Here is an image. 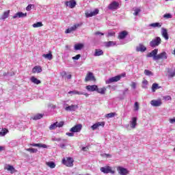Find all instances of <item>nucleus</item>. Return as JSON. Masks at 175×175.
Listing matches in <instances>:
<instances>
[{"label":"nucleus","instance_id":"obj_4","mask_svg":"<svg viewBox=\"0 0 175 175\" xmlns=\"http://www.w3.org/2000/svg\"><path fill=\"white\" fill-rule=\"evenodd\" d=\"M150 105L153 107H159V106H162V100L161 99L152 100L150 101Z\"/></svg>","mask_w":175,"mask_h":175},{"label":"nucleus","instance_id":"obj_31","mask_svg":"<svg viewBox=\"0 0 175 175\" xmlns=\"http://www.w3.org/2000/svg\"><path fill=\"white\" fill-rule=\"evenodd\" d=\"M83 47H84V44L79 43V44H75L74 46V49L75 50L78 51V50H81Z\"/></svg>","mask_w":175,"mask_h":175},{"label":"nucleus","instance_id":"obj_54","mask_svg":"<svg viewBox=\"0 0 175 175\" xmlns=\"http://www.w3.org/2000/svg\"><path fill=\"white\" fill-rule=\"evenodd\" d=\"M170 124H174V122H175V118H170Z\"/></svg>","mask_w":175,"mask_h":175},{"label":"nucleus","instance_id":"obj_13","mask_svg":"<svg viewBox=\"0 0 175 175\" xmlns=\"http://www.w3.org/2000/svg\"><path fill=\"white\" fill-rule=\"evenodd\" d=\"M147 50V48L143 45V44H139L138 46H136V51L137 53H144Z\"/></svg>","mask_w":175,"mask_h":175},{"label":"nucleus","instance_id":"obj_44","mask_svg":"<svg viewBox=\"0 0 175 175\" xmlns=\"http://www.w3.org/2000/svg\"><path fill=\"white\" fill-rule=\"evenodd\" d=\"M134 109L135 111H137L139 110V103H137V102L135 103Z\"/></svg>","mask_w":175,"mask_h":175},{"label":"nucleus","instance_id":"obj_22","mask_svg":"<svg viewBox=\"0 0 175 175\" xmlns=\"http://www.w3.org/2000/svg\"><path fill=\"white\" fill-rule=\"evenodd\" d=\"M5 169L8 170V172H10L11 174H13V173H16V169L13 165H7Z\"/></svg>","mask_w":175,"mask_h":175},{"label":"nucleus","instance_id":"obj_7","mask_svg":"<svg viewBox=\"0 0 175 175\" xmlns=\"http://www.w3.org/2000/svg\"><path fill=\"white\" fill-rule=\"evenodd\" d=\"M96 79H95V77L94 76V74L92 72H88L85 78V81H95Z\"/></svg>","mask_w":175,"mask_h":175},{"label":"nucleus","instance_id":"obj_46","mask_svg":"<svg viewBox=\"0 0 175 175\" xmlns=\"http://www.w3.org/2000/svg\"><path fill=\"white\" fill-rule=\"evenodd\" d=\"M81 57V55L78 54V55L72 57V59L78 60V59H80Z\"/></svg>","mask_w":175,"mask_h":175},{"label":"nucleus","instance_id":"obj_59","mask_svg":"<svg viewBox=\"0 0 175 175\" xmlns=\"http://www.w3.org/2000/svg\"><path fill=\"white\" fill-rule=\"evenodd\" d=\"M70 29H71L72 31H76V26H75V25L72 26L71 27H70Z\"/></svg>","mask_w":175,"mask_h":175},{"label":"nucleus","instance_id":"obj_3","mask_svg":"<svg viewBox=\"0 0 175 175\" xmlns=\"http://www.w3.org/2000/svg\"><path fill=\"white\" fill-rule=\"evenodd\" d=\"M158 55V49H154L150 53H148L146 57L148 58H153L154 61H157V57Z\"/></svg>","mask_w":175,"mask_h":175},{"label":"nucleus","instance_id":"obj_39","mask_svg":"<svg viewBox=\"0 0 175 175\" xmlns=\"http://www.w3.org/2000/svg\"><path fill=\"white\" fill-rule=\"evenodd\" d=\"M144 75H146V76H154V73L149 70H144Z\"/></svg>","mask_w":175,"mask_h":175},{"label":"nucleus","instance_id":"obj_62","mask_svg":"<svg viewBox=\"0 0 175 175\" xmlns=\"http://www.w3.org/2000/svg\"><path fill=\"white\" fill-rule=\"evenodd\" d=\"M66 79H68V80H70V79H72V75H67Z\"/></svg>","mask_w":175,"mask_h":175},{"label":"nucleus","instance_id":"obj_53","mask_svg":"<svg viewBox=\"0 0 175 175\" xmlns=\"http://www.w3.org/2000/svg\"><path fill=\"white\" fill-rule=\"evenodd\" d=\"M94 35H98V36H103V35H105V34L103 33L100 32V31H97V32L94 33Z\"/></svg>","mask_w":175,"mask_h":175},{"label":"nucleus","instance_id":"obj_34","mask_svg":"<svg viewBox=\"0 0 175 175\" xmlns=\"http://www.w3.org/2000/svg\"><path fill=\"white\" fill-rule=\"evenodd\" d=\"M9 131L7 129H0V136H5Z\"/></svg>","mask_w":175,"mask_h":175},{"label":"nucleus","instance_id":"obj_32","mask_svg":"<svg viewBox=\"0 0 175 175\" xmlns=\"http://www.w3.org/2000/svg\"><path fill=\"white\" fill-rule=\"evenodd\" d=\"M96 91L98 94H105V92H106V88H98V86H97V88H96Z\"/></svg>","mask_w":175,"mask_h":175},{"label":"nucleus","instance_id":"obj_60","mask_svg":"<svg viewBox=\"0 0 175 175\" xmlns=\"http://www.w3.org/2000/svg\"><path fill=\"white\" fill-rule=\"evenodd\" d=\"M126 92H128V88H126L123 90V92H122L123 95H125V94H126Z\"/></svg>","mask_w":175,"mask_h":175},{"label":"nucleus","instance_id":"obj_8","mask_svg":"<svg viewBox=\"0 0 175 175\" xmlns=\"http://www.w3.org/2000/svg\"><path fill=\"white\" fill-rule=\"evenodd\" d=\"M125 74H122L121 75H117L116 77H113L110 78V83H115L117 81H120L121 80V77H125Z\"/></svg>","mask_w":175,"mask_h":175},{"label":"nucleus","instance_id":"obj_17","mask_svg":"<svg viewBox=\"0 0 175 175\" xmlns=\"http://www.w3.org/2000/svg\"><path fill=\"white\" fill-rule=\"evenodd\" d=\"M99 126H105V122H98L97 123H95L92 126V129L93 131H95V129L99 128Z\"/></svg>","mask_w":175,"mask_h":175},{"label":"nucleus","instance_id":"obj_29","mask_svg":"<svg viewBox=\"0 0 175 175\" xmlns=\"http://www.w3.org/2000/svg\"><path fill=\"white\" fill-rule=\"evenodd\" d=\"M161 88V86L158 85V83H153L152 85V92H155L157 90H159Z\"/></svg>","mask_w":175,"mask_h":175},{"label":"nucleus","instance_id":"obj_15","mask_svg":"<svg viewBox=\"0 0 175 175\" xmlns=\"http://www.w3.org/2000/svg\"><path fill=\"white\" fill-rule=\"evenodd\" d=\"M161 35L165 40H169V34L167 33V29L165 28H161Z\"/></svg>","mask_w":175,"mask_h":175},{"label":"nucleus","instance_id":"obj_58","mask_svg":"<svg viewBox=\"0 0 175 175\" xmlns=\"http://www.w3.org/2000/svg\"><path fill=\"white\" fill-rule=\"evenodd\" d=\"M74 27H75V29H77V28H79V27H81V24L74 25Z\"/></svg>","mask_w":175,"mask_h":175},{"label":"nucleus","instance_id":"obj_30","mask_svg":"<svg viewBox=\"0 0 175 175\" xmlns=\"http://www.w3.org/2000/svg\"><path fill=\"white\" fill-rule=\"evenodd\" d=\"M10 13V10H8L4 12L3 14L2 15V16L1 17V20H5L6 18H8V17H9V14Z\"/></svg>","mask_w":175,"mask_h":175},{"label":"nucleus","instance_id":"obj_18","mask_svg":"<svg viewBox=\"0 0 175 175\" xmlns=\"http://www.w3.org/2000/svg\"><path fill=\"white\" fill-rule=\"evenodd\" d=\"M100 172L105 174H109L110 173V166H105L100 168Z\"/></svg>","mask_w":175,"mask_h":175},{"label":"nucleus","instance_id":"obj_23","mask_svg":"<svg viewBox=\"0 0 175 175\" xmlns=\"http://www.w3.org/2000/svg\"><path fill=\"white\" fill-rule=\"evenodd\" d=\"M148 27H152V28H161L162 27L161 23H153L148 25Z\"/></svg>","mask_w":175,"mask_h":175},{"label":"nucleus","instance_id":"obj_10","mask_svg":"<svg viewBox=\"0 0 175 175\" xmlns=\"http://www.w3.org/2000/svg\"><path fill=\"white\" fill-rule=\"evenodd\" d=\"M159 59H167V53H166V52H162L158 54L156 57V61H159Z\"/></svg>","mask_w":175,"mask_h":175},{"label":"nucleus","instance_id":"obj_19","mask_svg":"<svg viewBox=\"0 0 175 175\" xmlns=\"http://www.w3.org/2000/svg\"><path fill=\"white\" fill-rule=\"evenodd\" d=\"M98 13H99V10L96 9L94 10L93 12L89 13V12H86L85 13V16L86 17H93V16H96V14H98Z\"/></svg>","mask_w":175,"mask_h":175},{"label":"nucleus","instance_id":"obj_1","mask_svg":"<svg viewBox=\"0 0 175 175\" xmlns=\"http://www.w3.org/2000/svg\"><path fill=\"white\" fill-rule=\"evenodd\" d=\"M161 43L162 39H161L160 37H156L150 42L149 46L154 49L155 47H158V46H159V44H161Z\"/></svg>","mask_w":175,"mask_h":175},{"label":"nucleus","instance_id":"obj_40","mask_svg":"<svg viewBox=\"0 0 175 175\" xmlns=\"http://www.w3.org/2000/svg\"><path fill=\"white\" fill-rule=\"evenodd\" d=\"M148 85V81L146 79H144L142 81V88H147V85Z\"/></svg>","mask_w":175,"mask_h":175},{"label":"nucleus","instance_id":"obj_11","mask_svg":"<svg viewBox=\"0 0 175 175\" xmlns=\"http://www.w3.org/2000/svg\"><path fill=\"white\" fill-rule=\"evenodd\" d=\"M82 128H83V126L81 124H77L70 129V132H72V133L80 132Z\"/></svg>","mask_w":175,"mask_h":175},{"label":"nucleus","instance_id":"obj_45","mask_svg":"<svg viewBox=\"0 0 175 175\" xmlns=\"http://www.w3.org/2000/svg\"><path fill=\"white\" fill-rule=\"evenodd\" d=\"M134 13H133V14H134V16H137L138 14H139V13H140V9H139V8H137V9H135V10H134Z\"/></svg>","mask_w":175,"mask_h":175},{"label":"nucleus","instance_id":"obj_52","mask_svg":"<svg viewBox=\"0 0 175 175\" xmlns=\"http://www.w3.org/2000/svg\"><path fill=\"white\" fill-rule=\"evenodd\" d=\"M66 135L70 137H73V136H75V133H66Z\"/></svg>","mask_w":175,"mask_h":175},{"label":"nucleus","instance_id":"obj_24","mask_svg":"<svg viewBox=\"0 0 175 175\" xmlns=\"http://www.w3.org/2000/svg\"><path fill=\"white\" fill-rule=\"evenodd\" d=\"M167 73H168V77H174L175 76V68H169L167 70Z\"/></svg>","mask_w":175,"mask_h":175},{"label":"nucleus","instance_id":"obj_36","mask_svg":"<svg viewBox=\"0 0 175 175\" xmlns=\"http://www.w3.org/2000/svg\"><path fill=\"white\" fill-rule=\"evenodd\" d=\"M26 151H28L29 152H31V154H35L36 152H38V149L35 148H26Z\"/></svg>","mask_w":175,"mask_h":175},{"label":"nucleus","instance_id":"obj_55","mask_svg":"<svg viewBox=\"0 0 175 175\" xmlns=\"http://www.w3.org/2000/svg\"><path fill=\"white\" fill-rule=\"evenodd\" d=\"M70 32H72V30L70 28H68L66 30L65 33H70Z\"/></svg>","mask_w":175,"mask_h":175},{"label":"nucleus","instance_id":"obj_43","mask_svg":"<svg viewBox=\"0 0 175 175\" xmlns=\"http://www.w3.org/2000/svg\"><path fill=\"white\" fill-rule=\"evenodd\" d=\"M56 126L57 128H62V126H64V122H56Z\"/></svg>","mask_w":175,"mask_h":175},{"label":"nucleus","instance_id":"obj_61","mask_svg":"<svg viewBox=\"0 0 175 175\" xmlns=\"http://www.w3.org/2000/svg\"><path fill=\"white\" fill-rule=\"evenodd\" d=\"M115 116H116V113H110V118H113V117H114Z\"/></svg>","mask_w":175,"mask_h":175},{"label":"nucleus","instance_id":"obj_37","mask_svg":"<svg viewBox=\"0 0 175 175\" xmlns=\"http://www.w3.org/2000/svg\"><path fill=\"white\" fill-rule=\"evenodd\" d=\"M47 166L51 167V169H54L55 167V163L51 161V162H47L46 163Z\"/></svg>","mask_w":175,"mask_h":175},{"label":"nucleus","instance_id":"obj_64","mask_svg":"<svg viewBox=\"0 0 175 175\" xmlns=\"http://www.w3.org/2000/svg\"><path fill=\"white\" fill-rule=\"evenodd\" d=\"M110 46H116V42L111 41Z\"/></svg>","mask_w":175,"mask_h":175},{"label":"nucleus","instance_id":"obj_51","mask_svg":"<svg viewBox=\"0 0 175 175\" xmlns=\"http://www.w3.org/2000/svg\"><path fill=\"white\" fill-rule=\"evenodd\" d=\"M117 89V86L116 85H111V88H110V90L111 91H116V90Z\"/></svg>","mask_w":175,"mask_h":175},{"label":"nucleus","instance_id":"obj_42","mask_svg":"<svg viewBox=\"0 0 175 175\" xmlns=\"http://www.w3.org/2000/svg\"><path fill=\"white\" fill-rule=\"evenodd\" d=\"M32 8H35V5H32V4H29L27 6L26 8V10L27 12H29L31 10V9H32Z\"/></svg>","mask_w":175,"mask_h":175},{"label":"nucleus","instance_id":"obj_63","mask_svg":"<svg viewBox=\"0 0 175 175\" xmlns=\"http://www.w3.org/2000/svg\"><path fill=\"white\" fill-rule=\"evenodd\" d=\"M82 151H88V148L87 147L82 148Z\"/></svg>","mask_w":175,"mask_h":175},{"label":"nucleus","instance_id":"obj_49","mask_svg":"<svg viewBox=\"0 0 175 175\" xmlns=\"http://www.w3.org/2000/svg\"><path fill=\"white\" fill-rule=\"evenodd\" d=\"M62 139L61 138H57L55 137L52 138V142H61Z\"/></svg>","mask_w":175,"mask_h":175},{"label":"nucleus","instance_id":"obj_27","mask_svg":"<svg viewBox=\"0 0 175 175\" xmlns=\"http://www.w3.org/2000/svg\"><path fill=\"white\" fill-rule=\"evenodd\" d=\"M40 72H42V67L40 66H36L32 69V73H36V72L40 73Z\"/></svg>","mask_w":175,"mask_h":175},{"label":"nucleus","instance_id":"obj_14","mask_svg":"<svg viewBox=\"0 0 175 175\" xmlns=\"http://www.w3.org/2000/svg\"><path fill=\"white\" fill-rule=\"evenodd\" d=\"M77 109H79V105H72L66 107L65 108V110L66 111H75L76 110H77Z\"/></svg>","mask_w":175,"mask_h":175},{"label":"nucleus","instance_id":"obj_33","mask_svg":"<svg viewBox=\"0 0 175 175\" xmlns=\"http://www.w3.org/2000/svg\"><path fill=\"white\" fill-rule=\"evenodd\" d=\"M42 57L46 59H49V61H51V59H53V54L51 53L44 54L42 55Z\"/></svg>","mask_w":175,"mask_h":175},{"label":"nucleus","instance_id":"obj_48","mask_svg":"<svg viewBox=\"0 0 175 175\" xmlns=\"http://www.w3.org/2000/svg\"><path fill=\"white\" fill-rule=\"evenodd\" d=\"M164 18H172V14H165L163 15Z\"/></svg>","mask_w":175,"mask_h":175},{"label":"nucleus","instance_id":"obj_50","mask_svg":"<svg viewBox=\"0 0 175 175\" xmlns=\"http://www.w3.org/2000/svg\"><path fill=\"white\" fill-rule=\"evenodd\" d=\"M163 99H165V100H172V97L170 96H163Z\"/></svg>","mask_w":175,"mask_h":175},{"label":"nucleus","instance_id":"obj_41","mask_svg":"<svg viewBox=\"0 0 175 175\" xmlns=\"http://www.w3.org/2000/svg\"><path fill=\"white\" fill-rule=\"evenodd\" d=\"M55 128H57V123H56V122L53 123V124H51V125L49 126L50 131H54V129H55Z\"/></svg>","mask_w":175,"mask_h":175},{"label":"nucleus","instance_id":"obj_21","mask_svg":"<svg viewBox=\"0 0 175 175\" xmlns=\"http://www.w3.org/2000/svg\"><path fill=\"white\" fill-rule=\"evenodd\" d=\"M31 147H38L39 148H47V145L44 144H31Z\"/></svg>","mask_w":175,"mask_h":175},{"label":"nucleus","instance_id":"obj_28","mask_svg":"<svg viewBox=\"0 0 175 175\" xmlns=\"http://www.w3.org/2000/svg\"><path fill=\"white\" fill-rule=\"evenodd\" d=\"M31 83H33V84H40V83H42V81H40V80L38 79L36 77H31L30 79Z\"/></svg>","mask_w":175,"mask_h":175},{"label":"nucleus","instance_id":"obj_56","mask_svg":"<svg viewBox=\"0 0 175 175\" xmlns=\"http://www.w3.org/2000/svg\"><path fill=\"white\" fill-rule=\"evenodd\" d=\"M59 146L60 148H65L66 147L65 144H60Z\"/></svg>","mask_w":175,"mask_h":175},{"label":"nucleus","instance_id":"obj_12","mask_svg":"<svg viewBox=\"0 0 175 175\" xmlns=\"http://www.w3.org/2000/svg\"><path fill=\"white\" fill-rule=\"evenodd\" d=\"M137 125V118L134 117L130 121V126L131 128H132V129H135Z\"/></svg>","mask_w":175,"mask_h":175},{"label":"nucleus","instance_id":"obj_57","mask_svg":"<svg viewBox=\"0 0 175 175\" xmlns=\"http://www.w3.org/2000/svg\"><path fill=\"white\" fill-rule=\"evenodd\" d=\"M68 94H73L74 95L77 94V91H70Z\"/></svg>","mask_w":175,"mask_h":175},{"label":"nucleus","instance_id":"obj_2","mask_svg":"<svg viewBox=\"0 0 175 175\" xmlns=\"http://www.w3.org/2000/svg\"><path fill=\"white\" fill-rule=\"evenodd\" d=\"M73 162H75V161L72 157H68L66 159H63L62 160V163L68 167H73Z\"/></svg>","mask_w":175,"mask_h":175},{"label":"nucleus","instance_id":"obj_16","mask_svg":"<svg viewBox=\"0 0 175 175\" xmlns=\"http://www.w3.org/2000/svg\"><path fill=\"white\" fill-rule=\"evenodd\" d=\"M24 17H27V13H23L21 12H17L16 14H15L12 18H24Z\"/></svg>","mask_w":175,"mask_h":175},{"label":"nucleus","instance_id":"obj_9","mask_svg":"<svg viewBox=\"0 0 175 175\" xmlns=\"http://www.w3.org/2000/svg\"><path fill=\"white\" fill-rule=\"evenodd\" d=\"M117 170L120 175H126L129 174V171L126 168H124L122 167H118Z\"/></svg>","mask_w":175,"mask_h":175},{"label":"nucleus","instance_id":"obj_25","mask_svg":"<svg viewBox=\"0 0 175 175\" xmlns=\"http://www.w3.org/2000/svg\"><path fill=\"white\" fill-rule=\"evenodd\" d=\"M127 36H128V31H122L119 33L118 38L119 39H125V38H126Z\"/></svg>","mask_w":175,"mask_h":175},{"label":"nucleus","instance_id":"obj_20","mask_svg":"<svg viewBox=\"0 0 175 175\" xmlns=\"http://www.w3.org/2000/svg\"><path fill=\"white\" fill-rule=\"evenodd\" d=\"M97 87L98 85H88L86 86V90H88V91H90V92H94V91H96Z\"/></svg>","mask_w":175,"mask_h":175},{"label":"nucleus","instance_id":"obj_38","mask_svg":"<svg viewBox=\"0 0 175 175\" xmlns=\"http://www.w3.org/2000/svg\"><path fill=\"white\" fill-rule=\"evenodd\" d=\"M43 118V114L42 113H38L37 115L34 116L33 118V120H40V118Z\"/></svg>","mask_w":175,"mask_h":175},{"label":"nucleus","instance_id":"obj_26","mask_svg":"<svg viewBox=\"0 0 175 175\" xmlns=\"http://www.w3.org/2000/svg\"><path fill=\"white\" fill-rule=\"evenodd\" d=\"M100 55H103V51H102V49H96L94 56V57H100Z\"/></svg>","mask_w":175,"mask_h":175},{"label":"nucleus","instance_id":"obj_35","mask_svg":"<svg viewBox=\"0 0 175 175\" xmlns=\"http://www.w3.org/2000/svg\"><path fill=\"white\" fill-rule=\"evenodd\" d=\"M32 27L33 28H39L43 27V23H42V22H37L36 23L33 24Z\"/></svg>","mask_w":175,"mask_h":175},{"label":"nucleus","instance_id":"obj_5","mask_svg":"<svg viewBox=\"0 0 175 175\" xmlns=\"http://www.w3.org/2000/svg\"><path fill=\"white\" fill-rule=\"evenodd\" d=\"M65 5L70 9H73L76 8V5H77V3L76 2V0H70L68 1H65Z\"/></svg>","mask_w":175,"mask_h":175},{"label":"nucleus","instance_id":"obj_47","mask_svg":"<svg viewBox=\"0 0 175 175\" xmlns=\"http://www.w3.org/2000/svg\"><path fill=\"white\" fill-rule=\"evenodd\" d=\"M137 83L135 82H131V87L133 90H136Z\"/></svg>","mask_w":175,"mask_h":175},{"label":"nucleus","instance_id":"obj_6","mask_svg":"<svg viewBox=\"0 0 175 175\" xmlns=\"http://www.w3.org/2000/svg\"><path fill=\"white\" fill-rule=\"evenodd\" d=\"M120 9V3L114 1L110 3V10H117Z\"/></svg>","mask_w":175,"mask_h":175}]
</instances>
